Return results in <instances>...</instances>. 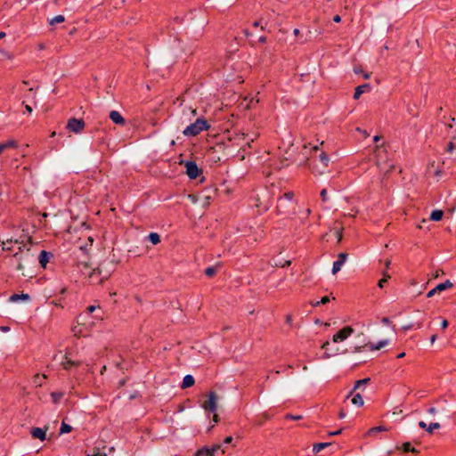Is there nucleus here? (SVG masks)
Returning a JSON list of instances; mask_svg holds the SVG:
<instances>
[{
    "label": "nucleus",
    "instance_id": "obj_55",
    "mask_svg": "<svg viewBox=\"0 0 456 456\" xmlns=\"http://www.w3.org/2000/svg\"><path fill=\"white\" fill-rule=\"evenodd\" d=\"M52 396L54 398V401H57V399L61 396V394L57 395L56 393H53Z\"/></svg>",
    "mask_w": 456,
    "mask_h": 456
},
{
    "label": "nucleus",
    "instance_id": "obj_19",
    "mask_svg": "<svg viewBox=\"0 0 456 456\" xmlns=\"http://www.w3.org/2000/svg\"><path fill=\"white\" fill-rule=\"evenodd\" d=\"M30 297L28 294H12L10 297H9V301L10 302H12V303H16L20 300H24V301H28L29 300Z\"/></svg>",
    "mask_w": 456,
    "mask_h": 456
},
{
    "label": "nucleus",
    "instance_id": "obj_17",
    "mask_svg": "<svg viewBox=\"0 0 456 456\" xmlns=\"http://www.w3.org/2000/svg\"><path fill=\"white\" fill-rule=\"evenodd\" d=\"M18 147L17 142L14 140H9L7 142L0 143V154L7 149H16Z\"/></svg>",
    "mask_w": 456,
    "mask_h": 456
},
{
    "label": "nucleus",
    "instance_id": "obj_5",
    "mask_svg": "<svg viewBox=\"0 0 456 456\" xmlns=\"http://www.w3.org/2000/svg\"><path fill=\"white\" fill-rule=\"evenodd\" d=\"M85 121L82 118H71L68 120L66 128L75 134L81 133L85 128Z\"/></svg>",
    "mask_w": 456,
    "mask_h": 456
},
{
    "label": "nucleus",
    "instance_id": "obj_26",
    "mask_svg": "<svg viewBox=\"0 0 456 456\" xmlns=\"http://www.w3.org/2000/svg\"><path fill=\"white\" fill-rule=\"evenodd\" d=\"M46 379V376L45 375H39V374H37L34 376L33 378V383L35 384V386L37 387H41L43 386V383L45 381V379Z\"/></svg>",
    "mask_w": 456,
    "mask_h": 456
},
{
    "label": "nucleus",
    "instance_id": "obj_63",
    "mask_svg": "<svg viewBox=\"0 0 456 456\" xmlns=\"http://www.w3.org/2000/svg\"><path fill=\"white\" fill-rule=\"evenodd\" d=\"M330 345V342L329 341H326L325 343H323V345L322 346V347L323 349H326L328 347V346Z\"/></svg>",
    "mask_w": 456,
    "mask_h": 456
},
{
    "label": "nucleus",
    "instance_id": "obj_42",
    "mask_svg": "<svg viewBox=\"0 0 456 456\" xmlns=\"http://www.w3.org/2000/svg\"><path fill=\"white\" fill-rule=\"evenodd\" d=\"M259 26L261 28V30L265 29V26L262 24L261 20H256V21L253 22V27L257 28Z\"/></svg>",
    "mask_w": 456,
    "mask_h": 456
},
{
    "label": "nucleus",
    "instance_id": "obj_6",
    "mask_svg": "<svg viewBox=\"0 0 456 456\" xmlns=\"http://www.w3.org/2000/svg\"><path fill=\"white\" fill-rule=\"evenodd\" d=\"M202 408L215 413L217 410V395L215 392L211 391L208 394V400L202 403Z\"/></svg>",
    "mask_w": 456,
    "mask_h": 456
},
{
    "label": "nucleus",
    "instance_id": "obj_62",
    "mask_svg": "<svg viewBox=\"0 0 456 456\" xmlns=\"http://www.w3.org/2000/svg\"><path fill=\"white\" fill-rule=\"evenodd\" d=\"M291 321H292V317H291V315H287V317H286V322H287L288 323H290V322H291Z\"/></svg>",
    "mask_w": 456,
    "mask_h": 456
},
{
    "label": "nucleus",
    "instance_id": "obj_29",
    "mask_svg": "<svg viewBox=\"0 0 456 456\" xmlns=\"http://www.w3.org/2000/svg\"><path fill=\"white\" fill-rule=\"evenodd\" d=\"M65 20V17L63 15H56L54 16L53 18H52L50 20H49V24L53 26V25H56L58 23H61Z\"/></svg>",
    "mask_w": 456,
    "mask_h": 456
},
{
    "label": "nucleus",
    "instance_id": "obj_38",
    "mask_svg": "<svg viewBox=\"0 0 456 456\" xmlns=\"http://www.w3.org/2000/svg\"><path fill=\"white\" fill-rule=\"evenodd\" d=\"M333 232H334L335 237L338 240V242H339L341 240V239H342V230L339 229V228H335L333 230Z\"/></svg>",
    "mask_w": 456,
    "mask_h": 456
},
{
    "label": "nucleus",
    "instance_id": "obj_48",
    "mask_svg": "<svg viewBox=\"0 0 456 456\" xmlns=\"http://www.w3.org/2000/svg\"><path fill=\"white\" fill-rule=\"evenodd\" d=\"M419 428H423V429H426V430H427V428H428V425H427V423H426V422H424V421H419Z\"/></svg>",
    "mask_w": 456,
    "mask_h": 456
},
{
    "label": "nucleus",
    "instance_id": "obj_8",
    "mask_svg": "<svg viewBox=\"0 0 456 456\" xmlns=\"http://www.w3.org/2000/svg\"><path fill=\"white\" fill-rule=\"evenodd\" d=\"M354 333V329L350 326H346L341 329L338 332H337L333 338L332 341L334 343L341 342L346 339L350 335Z\"/></svg>",
    "mask_w": 456,
    "mask_h": 456
},
{
    "label": "nucleus",
    "instance_id": "obj_46",
    "mask_svg": "<svg viewBox=\"0 0 456 456\" xmlns=\"http://www.w3.org/2000/svg\"><path fill=\"white\" fill-rule=\"evenodd\" d=\"M448 325H449L448 321H447V320H445V319H444V320L442 321V322H441V327H442V329H444H444H446V328L448 327Z\"/></svg>",
    "mask_w": 456,
    "mask_h": 456
},
{
    "label": "nucleus",
    "instance_id": "obj_40",
    "mask_svg": "<svg viewBox=\"0 0 456 456\" xmlns=\"http://www.w3.org/2000/svg\"><path fill=\"white\" fill-rule=\"evenodd\" d=\"M100 310V306L99 305H89L87 308H86V312L88 314H92L94 313L95 310Z\"/></svg>",
    "mask_w": 456,
    "mask_h": 456
},
{
    "label": "nucleus",
    "instance_id": "obj_10",
    "mask_svg": "<svg viewBox=\"0 0 456 456\" xmlns=\"http://www.w3.org/2000/svg\"><path fill=\"white\" fill-rule=\"evenodd\" d=\"M453 287L452 282L446 280L444 282L437 284L433 289L429 290L427 294L428 297H432L436 293H440L445 289H452Z\"/></svg>",
    "mask_w": 456,
    "mask_h": 456
},
{
    "label": "nucleus",
    "instance_id": "obj_22",
    "mask_svg": "<svg viewBox=\"0 0 456 456\" xmlns=\"http://www.w3.org/2000/svg\"><path fill=\"white\" fill-rule=\"evenodd\" d=\"M183 114L187 117L188 120H191L192 117L197 115V109L192 107H184Z\"/></svg>",
    "mask_w": 456,
    "mask_h": 456
},
{
    "label": "nucleus",
    "instance_id": "obj_54",
    "mask_svg": "<svg viewBox=\"0 0 456 456\" xmlns=\"http://www.w3.org/2000/svg\"><path fill=\"white\" fill-rule=\"evenodd\" d=\"M391 265V260L390 259H387L385 261V267H386V270Z\"/></svg>",
    "mask_w": 456,
    "mask_h": 456
},
{
    "label": "nucleus",
    "instance_id": "obj_52",
    "mask_svg": "<svg viewBox=\"0 0 456 456\" xmlns=\"http://www.w3.org/2000/svg\"><path fill=\"white\" fill-rule=\"evenodd\" d=\"M213 421L215 423H217L219 421V417L216 412L214 413V416H213Z\"/></svg>",
    "mask_w": 456,
    "mask_h": 456
},
{
    "label": "nucleus",
    "instance_id": "obj_47",
    "mask_svg": "<svg viewBox=\"0 0 456 456\" xmlns=\"http://www.w3.org/2000/svg\"><path fill=\"white\" fill-rule=\"evenodd\" d=\"M428 412L429 414L435 415V414L437 412V411H436V409L435 407H430V408L428 410Z\"/></svg>",
    "mask_w": 456,
    "mask_h": 456
},
{
    "label": "nucleus",
    "instance_id": "obj_2",
    "mask_svg": "<svg viewBox=\"0 0 456 456\" xmlns=\"http://www.w3.org/2000/svg\"><path fill=\"white\" fill-rule=\"evenodd\" d=\"M208 128L209 125L204 118H197L195 122L186 126V128L183 131V134L185 136H196L201 132L208 130Z\"/></svg>",
    "mask_w": 456,
    "mask_h": 456
},
{
    "label": "nucleus",
    "instance_id": "obj_57",
    "mask_svg": "<svg viewBox=\"0 0 456 456\" xmlns=\"http://www.w3.org/2000/svg\"><path fill=\"white\" fill-rule=\"evenodd\" d=\"M333 20L335 22H339L341 20V17L339 15H335Z\"/></svg>",
    "mask_w": 456,
    "mask_h": 456
},
{
    "label": "nucleus",
    "instance_id": "obj_60",
    "mask_svg": "<svg viewBox=\"0 0 456 456\" xmlns=\"http://www.w3.org/2000/svg\"><path fill=\"white\" fill-rule=\"evenodd\" d=\"M338 416H339L340 419L345 418L346 417L345 411H340Z\"/></svg>",
    "mask_w": 456,
    "mask_h": 456
},
{
    "label": "nucleus",
    "instance_id": "obj_43",
    "mask_svg": "<svg viewBox=\"0 0 456 456\" xmlns=\"http://www.w3.org/2000/svg\"><path fill=\"white\" fill-rule=\"evenodd\" d=\"M447 151L452 152L454 150V144L452 142H450L447 145Z\"/></svg>",
    "mask_w": 456,
    "mask_h": 456
},
{
    "label": "nucleus",
    "instance_id": "obj_37",
    "mask_svg": "<svg viewBox=\"0 0 456 456\" xmlns=\"http://www.w3.org/2000/svg\"><path fill=\"white\" fill-rule=\"evenodd\" d=\"M216 270L215 267L213 266H210V267H208L206 270H205V274L208 277H212L213 275H215Z\"/></svg>",
    "mask_w": 456,
    "mask_h": 456
},
{
    "label": "nucleus",
    "instance_id": "obj_25",
    "mask_svg": "<svg viewBox=\"0 0 456 456\" xmlns=\"http://www.w3.org/2000/svg\"><path fill=\"white\" fill-rule=\"evenodd\" d=\"M330 445V443H318V444H314V446H313V452L314 453H318L322 450L327 448Z\"/></svg>",
    "mask_w": 456,
    "mask_h": 456
},
{
    "label": "nucleus",
    "instance_id": "obj_56",
    "mask_svg": "<svg viewBox=\"0 0 456 456\" xmlns=\"http://www.w3.org/2000/svg\"><path fill=\"white\" fill-rule=\"evenodd\" d=\"M258 41H259L260 43L265 44V43L266 42V37H265V36L260 37H259V39H258Z\"/></svg>",
    "mask_w": 456,
    "mask_h": 456
},
{
    "label": "nucleus",
    "instance_id": "obj_58",
    "mask_svg": "<svg viewBox=\"0 0 456 456\" xmlns=\"http://www.w3.org/2000/svg\"><path fill=\"white\" fill-rule=\"evenodd\" d=\"M12 244H18V240H14V241L12 240V243L5 245V247H10V248H12V250L13 249Z\"/></svg>",
    "mask_w": 456,
    "mask_h": 456
},
{
    "label": "nucleus",
    "instance_id": "obj_23",
    "mask_svg": "<svg viewBox=\"0 0 456 456\" xmlns=\"http://www.w3.org/2000/svg\"><path fill=\"white\" fill-rule=\"evenodd\" d=\"M402 449L404 452H412L415 454H418L419 452V450H417L416 448H414L411 445L410 442L403 443L402 445Z\"/></svg>",
    "mask_w": 456,
    "mask_h": 456
},
{
    "label": "nucleus",
    "instance_id": "obj_1",
    "mask_svg": "<svg viewBox=\"0 0 456 456\" xmlns=\"http://www.w3.org/2000/svg\"><path fill=\"white\" fill-rule=\"evenodd\" d=\"M374 155L376 159V164L381 171L388 173L394 168V164L388 160L387 151L384 146H377L374 151Z\"/></svg>",
    "mask_w": 456,
    "mask_h": 456
},
{
    "label": "nucleus",
    "instance_id": "obj_45",
    "mask_svg": "<svg viewBox=\"0 0 456 456\" xmlns=\"http://www.w3.org/2000/svg\"><path fill=\"white\" fill-rule=\"evenodd\" d=\"M414 328V324L413 323H410V324H407V325H404L402 327V329L403 330H411Z\"/></svg>",
    "mask_w": 456,
    "mask_h": 456
},
{
    "label": "nucleus",
    "instance_id": "obj_64",
    "mask_svg": "<svg viewBox=\"0 0 456 456\" xmlns=\"http://www.w3.org/2000/svg\"><path fill=\"white\" fill-rule=\"evenodd\" d=\"M94 456H107L105 453H100V452H97L95 453Z\"/></svg>",
    "mask_w": 456,
    "mask_h": 456
},
{
    "label": "nucleus",
    "instance_id": "obj_11",
    "mask_svg": "<svg viewBox=\"0 0 456 456\" xmlns=\"http://www.w3.org/2000/svg\"><path fill=\"white\" fill-rule=\"evenodd\" d=\"M347 258V254L339 253L338 256V259L333 263L332 266V273L335 274L341 270V267L345 264Z\"/></svg>",
    "mask_w": 456,
    "mask_h": 456
},
{
    "label": "nucleus",
    "instance_id": "obj_30",
    "mask_svg": "<svg viewBox=\"0 0 456 456\" xmlns=\"http://www.w3.org/2000/svg\"><path fill=\"white\" fill-rule=\"evenodd\" d=\"M383 278L379 281V287L383 288L385 283L387 282L388 279H390V275L387 273V271L382 272Z\"/></svg>",
    "mask_w": 456,
    "mask_h": 456
},
{
    "label": "nucleus",
    "instance_id": "obj_53",
    "mask_svg": "<svg viewBox=\"0 0 456 456\" xmlns=\"http://www.w3.org/2000/svg\"><path fill=\"white\" fill-rule=\"evenodd\" d=\"M232 441V436H227V437L224 439V444H230Z\"/></svg>",
    "mask_w": 456,
    "mask_h": 456
},
{
    "label": "nucleus",
    "instance_id": "obj_35",
    "mask_svg": "<svg viewBox=\"0 0 456 456\" xmlns=\"http://www.w3.org/2000/svg\"><path fill=\"white\" fill-rule=\"evenodd\" d=\"M329 302H330V297H329L328 296H324V297H322L321 298V300H320V301H317V302H315V303H312V305H313L314 306H318V305H325V304H327V303H329Z\"/></svg>",
    "mask_w": 456,
    "mask_h": 456
},
{
    "label": "nucleus",
    "instance_id": "obj_41",
    "mask_svg": "<svg viewBox=\"0 0 456 456\" xmlns=\"http://www.w3.org/2000/svg\"><path fill=\"white\" fill-rule=\"evenodd\" d=\"M286 419H294V420H298V419H302V416H301V415L287 414V415H286Z\"/></svg>",
    "mask_w": 456,
    "mask_h": 456
},
{
    "label": "nucleus",
    "instance_id": "obj_34",
    "mask_svg": "<svg viewBox=\"0 0 456 456\" xmlns=\"http://www.w3.org/2000/svg\"><path fill=\"white\" fill-rule=\"evenodd\" d=\"M385 430H387V429L383 426L374 427V428H371L370 429H369L368 435L370 436V435H373L375 433L385 431Z\"/></svg>",
    "mask_w": 456,
    "mask_h": 456
},
{
    "label": "nucleus",
    "instance_id": "obj_3",
    "mask_svg": "<svg viewBox=\"0 0 456 456\" xmlns=\"http://www.w3.org/2000/svg\"><path fill=\"white\" fill-rule=\"evenodd\" d=\"M13 259L17 263V270L22 271L25 267V265H28L32 261L33 255L31 254L29 248L21 249V248L19 247V251L13 255Z\"/></svg>",
    "mask_w": 456,
    "mask_h": 456
},
{
    "label": "nucleus",
    "instance_id": "obj_18",
    "mask_svg": "<svg viewBox=\"0 0 456 456\" xmlns=\"http://www.w3.org/2000/svg\"><path fill=\"white\" fill-rule=\"evenodd\" d=\"M79 365H80L79 362L72 361V360L69 359L67 356H65L64 361L61 362L62 368L67 370H70L74 366H79Z\"/></svg>",
    "mask_w": 456,
    "mask_h": 456
},
{
    "label": "nucleus",
    "instance_id": "obj_59",
    "mask_svg": "<svg viewBox=\"0 0 456 456\" xmlns=\"http://www.w3.org/2000/svg\"><path fill=\"white\" fill-rule=\"evenodd\" d=\"M25 109H26V110H27L28 113H31V112H32V108H31V106H29V105L26 104V105H25Z\"/></svg>",
    "mask_w": 456,
    "mask_h": 456
},
{
    "label": "nucleus",
    "instance_id": "obj_7",
    "mask_svg": "<svg viewBox=\"0 0 456 456\" xmlns=\"http://www.w3.org/2000/svg\"><path fill=\"white\" fill-rule=\"evenodd\" d=\"M219 451H221L222 453H224V451L221 450V445L220 444H216V445H214L212 447L205 446V447H202V448L199 449L195 452V456H216V454Z\"/></svg>",
    "mask_w": 456,
    "mask_h": 456
},
{
    "label": "nucleus",
    "instance_id": "obj_31",
    "mask_svg": "<svg viewBox=\"0 0 456 456\" xmlns=\"http://www.w3.org/2000/svg\"><path fill=\"white\" fill-rule=\"evenodd\" d=\"M12 242V239H7L6 240H2L0 239V247H2V250L3 251H10L12 250V248L10 247H5V245L7 244H10Z\"/></svg>",
    "mask_w": 456,
    "mask_h": 456
},
{
    "label": "nucleus",
    "instance_id": "obj_61",
    "mask_svg": "<svg viewBox=\"0 0 456 456\" xmlns=\"http://www.w3.org/2000/svg\"><path fill=\"white\" fill-rule=\"evenodd\" d=\"M436 339V335H432L431 338H430L431 344H434Z\"/></svg>",
    "mask_w": 456,
    "mask_h": 456
},
{
    "label": "nucleus",
    "instance_id": "obj_49",
    "mask_svg": "<svg viewBox=\"0 0 456 456\" xmlns=\"http://www.w3.org/2000/svg\"><path fill=\"white\" fill-rule=\"evenodd\" d=\"M341 432H342V429H338V430L334 431V432H330L328 435H329L330 436H337V435L341 434Z\"/></svg>",
    "mask_w": 456,
    "mask_h": 456
},
{
    "label": "nucleus",
    "instance_id": "obj_39",
    "mask_svg": "<svg viewBox=\"0 0 456 456\" xmlns=\"http://www.w3.org/2000/svg\"><path fill=\"white\" fill-rule=\"evenodd\" d=\"M320 194H321L322 200L323 202H325V201H327V200H328V191H327V190H326V189H322V190L321 191V193H320Z\"/></svg>",
    "mask_w": 456,
    "mask_h": 456
},
{
    "label": "nucleus",
    "instance_id": "obj_9",
    "mask_svg": "<svg viewBox=\"0 0 456 456\" xmlns=\"http://www.w3.org/2000/svg\"><path fill=\"white\" fill-rule=\"evenodd\" d=\"M184 166L186 167V175L191 179H196L201 173V170L194 161H186Z\"/></svg>",
    "mask_w": 456,
    "mask_h": 456
},
{
    "label": "nucleus",
    "instance_id": "obj_28",
    "mask_svg": "<svg viewBox=\"0 0 456 456\" xmlns=\"http://www.w3.org/2000/svg\"><path fill=\"white\" fill-rule=\"evenodd\" d=\"M148 239L153 245H157L160 242V236L156 232H151Z\"/></svg>",
    "mask_w": 456,
    "mask_h": 456
},
{
    "label": "nucleus",
    "instance_id": "obj_50",
    "mask_svg": "<svg viewBox=\"0 0 456 456\" xmlns=\"http://www.w3.org/2000/svg\"><path fill=\"white\" fill-rule=\"evenodd\" d=\"M0 330H2L3 332H7L10 330V328L7 326H1Z\"/></svg>",
    "mask_w": 456,
    "mask_h": 456
},
{
    "label": "nucleus",
    "instance_id": "obj_36",
    "mask_svg": "<svg viewBox=\"0 0 456 456\" xmlns=\"http://www.w3.org/2000/svg\"><path fill=\"white\" fill-rule=\"evenodd\" d=\"M438 428H440V424L438 422H433L428 426L427 431L431 434L435 429Z\"/></svg>",
    "mask_w": 456,
    "mask_h": 456
},
{
    "label": "nucleus",
    "instance_id": "obj_33",
    "mask_svg": "<svg viewBox=\"0 0 456 456\" xmlns=\"http://www.w3.org/2000/svg\"><path fill=\"white\" fill-rule=\"evenodd\" d=\"M369 381H370V379H369V378H367V379H360V380H357V381L355 382V385H354V389H359V388H361L362 387H363L364 385H366Z\"/></svg>",
    "mask_w": 456,
    "mask_h": 456
},
{
    "label": "nucleus",
    "instance_id": "obj_15",
    "mask_svg": "<svg viewBox=\"0 0 456 456\" xmlns=\"http://www.w3.org/2000/svg\"><path fill=\"white\" fill-rule=\"evenodd\" d=\"M370 90V84H362L361 86H358L355 88L354 94V99L358 100L360 96L368 91Z\"/></svg>",
    "mask_w": 456,
    "mask_h": 456
},
{
    "label": "nucleus",
    "instance_id": "obj_16",
    "mask_svg": "<svg viewBox=\"0 0 456 456\" xmlns=\"http://www.w3.org/2000/svg\"><path fill=\"white\" fill-rule=\"evenodd\" d=\"M387 345H388V340L384 339V340L379 341L377 344H373V343L366 344L365 346H367L370 351H374V350H379Z\"/></svg>",
    "mask_w": 456,
    "mask_h": 456
},
{
    "label": "nucleus",
    "instance_id": "obj_32",
    "mask_svg": "<svg viewBox=\"0 0 456 456\" xmlns=\"http://www.w3.org/2000/svg\"><path fill=\"white\" fill-rule=\"evenodd\" d=\"M71 430H72V428L69 424L65 423L64 421L61 423V426L60 428L61 434H67V433H69Z\"/></svg>",
    "mask_w": 456,
    "mask_h": 456
},
{
    "label": "nucleus",
    "instance_id": "obj_51",
    "mask_svg": "<svg viewBox=\"0 0 456 456\" xmlns=\"http://www.w3.org/2000/svg\"><path fill=\"white\" fill-rule=\"evenodd\" d=\"M364 347H366V346H355L354 347V352H362Z\"/></svg>",
    "mask_w": 456,
    "mask_h": 456
},
{
    "label": "nucleus",
    "instance_id": "obj_4",
    "mask_svg": "<svg viewBox=\"0 0 456 456\" xmlns=\"http://www.w3.org/2000/svg\"><path fill=\"white\" fill-rule=\"evenodd\" d=\"M330 158L325 152H321L317 159H314L311 170L315 175H322L326 172Z\"/></svg>",
    "mask_w": 456,
    "mask_h": 456
},
{
    "label": "nucleus",
    "instance_id": "obj_24",
    "mask_svg": "<svg viewBox=\"0 0 456 456\" xmlns=\"http://www.w3.org/2000/svg\"><path fill=\"white\" fill-rule=\"evenodd\" d=\"M444 212L439 209L433 210L430 215V220L437 222L443 218Z\"/></svg>",
    "mask_w": 456,
    "mask_h": 456
},
{
    "label": "nucleus",
    "instance_id": "obj_20",
    "mask_svg": "<svg viewBox=\"0 0 456 456\" xmlns=\"http://www.w3.org/2000/svg\"><path fill=\"white\" fill-rule=\"evenodd\" d=\"M50 259V254L42 250L38 256V261L43 267H45Z\"/></svg>",
    "mask_w": 456,
    "mask_h": 456
},
{
    "label": "nucleus",
    "instance_id": "obj_13",
    "mask_svg": "<svg viewBox=\"0 0 456 456\" xmlns=\"http://www.w3.org/2000/svg\"><path fill=\"white\" fill-rule=\"evenodd\" d=\"M293 199L294 193L292 191L285 192L283 196L278 200L277 208L279 211H281V209L284 208L285 201L292 202Z\"/></svg>",
    "mask_w": 456,
    "mask_h": 456
},
{
    "label": "nucleus",
    "instance_id": "obj_21",
    "mask_svg": "<svg viewBox=\"0 0 456 456\" xmlns=\"http://www.w3.org/2000/svg\"><path fill=\"white\" fill-rule=\"evenodd\" d=\"M194 378L191 376V375H186L183 379V383H182V388H188V387H191L194 385Z\"/></svg>",
    "mask_w": 456,
    "mask_h": 456
},
{
    "label": "nucleus",
    "instance_id": "obj_14",
    "mask_svg": "<svg viewBox=\"0 0 456 456\" xmlns=\"http://www.w3.org/2000/svg\"><path fill=\"white\" fill-rule=\"evenodd\" d=\"M110 118L116 125L124 126L126 123L125 118L118 110H111L110 112Z\"/></svg>",
    "mask_w": 456,
    "mask_h": 456
},
{
    "label": "nucleus",
    "instance_id": "obj_12",
    "mask_svg": "<svg viewBox=\"0 0 456 456\" xmlns=\"http://www.w3.org/2000/svg\"><path fill=\"white\" fill-rule=\"evenodd\" d=\"M46 431L47 428H32L30 430V435L35 439H39L40 441H45L46 439Z\"/></svg>",
    "mask_w": 456,
    "mask_h": 456
},
{
    "label": "nucleus",
    "instance_id": "obj_44",
    "mask_svg": "<svg viewBox=\"0 0 456 456\" xmlns=\"http://www.w3.org/2000/svg\"><path fill=\"white\" fill-rule=\"evenodd\" d=\"M381 322L385 325H390L391 324V321L389 320V318L387 317H383L381 319Z\"/></svg>",
    "mask_w": 456,
    "mask_h": 456
},
{
    "label": "nucleus",
    "instance_id": "obj_27",
    "mask_svg": "<svg viewBox=\"0 0 456 456\" xmlns=\"http://www.w3.org/2000/svg\"><path fill=\"white\" fill-rule=\"evenodd\" d=\"M352 403L358 407L362 406L364 403L362 396L360 394L354 395L352 398Z\"/></svg>",
    "mask_w": 456,
    "mask_h": 456
}]
</instances>
